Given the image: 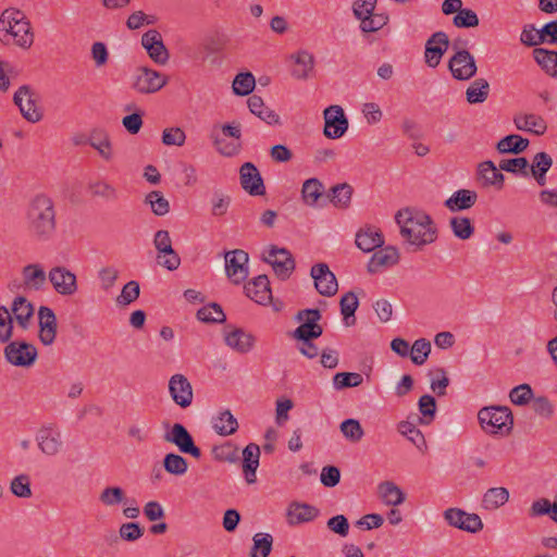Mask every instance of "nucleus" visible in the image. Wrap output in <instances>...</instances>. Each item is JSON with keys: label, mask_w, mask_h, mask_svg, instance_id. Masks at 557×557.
<instances>
[{"label": "nucleus", "mask_w": 557, "mask_h": 557, "mask_svg": "<svg viewBox=\"0 0 557 557\" xmlns=\"http://www.w3.org/2000/svg\"><path fill=\"white\" fill-rule=\"evenodd\" d=\"M405 242L420 249L436 239V227L432 218L424 211L414 208L400 209L395 215Z\"/></svg>", "instance_id": "obj_1"}, {"label": "nucleus", "mask_w": 557, "mask_h": 557, "mask_svg": "<svg viewBox=\"0 0 557 557\" xmlns=\"http://www.w3.org/2000/svg\"><path fill=\"white\" fill-rule=\"evenodd\" d=\"M28 231L39 242L51 239L57 231L53 200L45 194L36 195L27 210Z\"/></svg>", "instance_id": "obj_2"}, {"label": "nucleus", "mask_w": 557, "mask_h": 557, "mask_svg": "<svg viewBox=\"0 0 557 557\" xmlns=\"http://www.w3.org/2000/svg\"><path fill=\"white\" fill-rule=\"evenodd\" d=\"M482 430L491 435H508L513 425V416L506 406H491L482 408L478 413Z\"/></svg>", "instance_id": "obj_3"}, {"label": "nucleus", "mask_w": 557, "mask_h": 557, "mask_svg": "<svg viewBox=\"0 0 557 557\" xmlns=\"http://www.w3.org/2000/svg\"><path fill=\"white\" fill-rule=\"evenodd\" d=\"M3 352L10 364L21 368L32 367L38 357L37 348L24 341L10 342Z\"/></svg>", "instance_id": "obj_4"}, {"label": "nucleus", "mask_w": 557, "mask_h": 557, "mask_svg": "<svg viewBox=\"0 0 557 557\" xmlns=\"http://www.w3.org/2000/svg\"><path fill=\"white\" fill-rule=\"evenodd\" d=\"M153 245L158 251L157 262L159 265L169 271L178 269L181 258L172 247V239L170 233L165 230H159L153 237Z\"/></svg>", "instance_id": "obj_5"}, {"label": "nucleus", "mask_w": 557, "mask_h": 557, "mask_svg": "<svg viewBox=\"0 0 557 557\" xmlns=\"http://www.w3.org/2000/svg\"><path fill=\"white\" fill-rule=\"evenodd\" d=\"M168 83V77L160 72L149 69L139 67L133 76L132 88L144 95L154 94L162 89Z\"/></svg>", "instance_id": "obj_6"}, {"label": "nucleus", "mask_w": 557, "mask_h": 557, "mask_svg": "<svg viewBox=\"0 0 557 557\" xmlns=\"http://www.w3.org/2000/svg\"><path fill=\"white\" fill-rule=\"evenodd\" d=\"M225 273L231 282L239 285L246 281L249 275L248 261L249 256L243 249H234L225 252Z\"/></svg>", "instance_id": "obj_7"}, {"label": "nucleus", "mask_w": 557, "mask_h": 557, "mask_svg": "<svg viewBox=\"0 0 557 557\" xmlns=\"http://www.w3.org/2000/svg\"><path fill=\"white\" fill-rule=\"evenodd\" d=\"M323 134L326 138L337 139L347 132L349 122L341 106L333 104L327 107L324 112Z\"/></svg>", "instance_id": "obj_8"}, {"label": "nucleus", "mask_w": 557, "mask_h": 557, "mask_svg": "<svg viewBox=\"0 0 557 557\" xmlns=\"http://www.w3.org/2000/svg\"><path fill=\"white\" fill-rule=\"evenodd\" d=\"M164 441L174 444L182 454H188L196 459L201 457V450L196 446L191 434L181 423H174L163 436Z\"/></svg>", "instance_id": "obj_9"}, {"label": "nucleus", "mask_w": 557, "mask_h": 557, "mask_svg": "<svg viewBox=\"0 0 557 557\" xmlns=\"http://www.w3.org/2000/svg\"><path fill=\"white\" fill-rule=\"evenodd\" d=\"M13 101L18 107L22 116L28 122L37 123L42 119V114L36 106L37 95L28 85H23L16 90Z\"/></svg>", "instance_id": "obj_10"}, {"label": "nucleus", "mask_w": 557, "mask_h": 557, "mask_svg": "<svg viewBox=\"0 0 557 557\" xmlns=\"http://www.w3.org/2000/svg\"><path fill=\"white\" fill-rule=\"evenodd\" d=\"M448 70L457 81H469L475 76L478 66L469 51H456L448 61Z\"/></svg>", "instance_id": "obj_11"}, {"label": "nucleus", "mask_w": 557, "mask_h": 557, "mask_svg": "<svg viewBox=\"0 0 557 557\" xmlns=\"http://www.w3.org/2000/svg\"><path fill=\"white\" fill-rule=\"evenodd\" d=\"M444 519L449 525L469 533H478L483 529V522L479 515L466 512L460 508L446 509Z\"/></svg>", "instance_id": "obj_12"}, {"label": "nucleus", "mask_w": 557, "mask_h": 557, "mask_svg": "<svg viewBox=\"0 0 557 557\" xmlns=\"http://www.w3.org/2000/svg\"><path fill=\"white\" fill-rule=\"evenodd\" d=\"M221 131L224 136L232 137L234 140L225 141L224 139L219 138L214 134L211 135L213 139V145L216 150L224 157H234L237 156L242 150V131L239 123L224 124L221 126Z\"/></svg>", "instance_id": "obj_13"}, {"label": "nucleus", "mask_w": 557, "mask_h": 557, "mask_svg": "<svg viewBox=\"0 0 557 557\" xmlns=\"http://www.w3.org/2000/svg\"><path fill=\"white\" fill-rule=\"evenodd\" d=\"M48 280L54 290L62 296H72L78 289L75 273L63 265L53 267L48 273Z\"/></svg>", "instance_id": "obj_14"}, {"label": "nucleus", "mask_w": 557, "mask_h": 557, "mask_svg": "<svg viewBox=\"0 0 557 557\" xmlns=\"http://www.w3.org/2000/svg\"><path fill=\"white\" fill-rule=\"evenodd\" d=\"M310 275L313 278L314 287L320 295L331 297L337 293L338 284L336 276L326 263L320 262L312 265Z\"/></svg>", "instance_id": "obj_15"}, {"label": "nucleus", "mask_w": 557, "mask_h": 557, "mask_svg": "<svg viewBox=\"0 0 557 557\" xmlns=\"http://www.w3.org/2000/svg\"><path fill=\"white\" fill-rule=\"evenodd\" d=\"M449 47V38L446 33H434L425 42L424 61L428 66L436 67Z\"/></svg>", "instance_id": "obj_16"}, {"label": "nucleus", "mask_w": 557, "mask_h": 557, "mask_svg": "<svg viewBox=\"0 0 557 557\" xmlns=\"http://www.w3.org/2000/svg\"><path fill=\"white\" fill-rule=\"evenodd\" d=\"M14 39V42L23 48L28 49L34 42V33L29 21H22L21 23L11 24V27H4L0 29V40L4 44L10 41V38Z\"/></svg>", "instance_id": "obj_17"}, {"label": "nucleus", "mask_w": 557, "mask_h": 557, "mask_svg": "<svg viewBox=\"0 0 557 557\" xmlns=\"http://www.w3.org/2000/svg\"><path fill=\"white\" fill-rule=\"evenodd\" d=\"M239 180L242 188L251 196H263L265 194V186L263 178L251 162H245L239 169Z\"/></svg>", "instance_id": "obj_18"}, {"label": "nucleus", "mask_w": 557, "mask_h": 557, "mask_svg": "<svg viewBox=\"0 0 557 557\" xmlns=\"http://www.w3.org/2000/svg\"><path fill=\"white\" fill-rule=\"evenodd\" d=\"M39 339L42 345L50 346L54 343L58 331V321L54 311L46 306L38 309Z\"/></svg>", "instance_id": "obj_19"}, {"label": "nucleus", "mask_w": 557, "mask_h": 557, "mask_svg": "<svg viewBox=\"0 0 557 557\" xmlns=\"http://www.w3.org/2000/svg\"><path fill=\"white\" fill-rule=\"evenodd\" d=\"M169 392L173 401L181 408H187L191 405L194 398L193 387L185 375H172L169 381Z\"/></svg>", "instance_id": "obj_20"}, {"label": "nucleus", "mask_w": 557, "mask_h": 557, "mask_svg": "<svg viewBox=\"0 0 557 557\" xmlns=\"http://www.w3.org/2000/svg\"><path fill=\"white\" fill-rule=\"evenodd\" d=\"M141 45L156 63L164 65L169 61V51L163 44L161 34L157 29L146 32L141 37Z\"/></svg>", "instance_id": "obj_21"}, {"label": "nucleus", "mask_w": 557, "mask_h": 557, "mask_svg": "<svg viewBox=\"0 0 557 557\" xmlns=\"http://www.w3.org/2000/svg\"><path fill=\"white\" fill-rule=\"evenodd\" d=\"M224 342L236 352L247 354L255 347L256 337L242 327H233L224 331Z\"/></svg>", "instance_id": "obj_22"}, {"label": "nucleus", "mask_w": 557, "mask_h": 557, "mask_svg": "<svg viewBox=\"0 0 557 557\" xmlns=\"http://www.w3.org/2000/svg\"><path fill=\"white\" fill-rule=\"evenodd\" d=\"M247 297L260 305H267L272 299L269 278L265 274L258 275L250 280L245 286Z\"/></svg>", "instance_id": "obj_23"}, {"label": "nucleus", "mask_w": 557, "mask_h": 557, "mask_svg": "<svg viewBox=\"0 0 557 557\" xmlns=\"http://www.w3.org/2000/svg\"><path fill=\"white\" fill-rule=\"evenodd\" d=\"M38 447L47 456H55L62 449L61 433L51 425L42 426L37 434Z\"/></svg>", "instance_id": "obj_24"}, {"label": "nucleus", "mask_w": 557, "mask_h": 557, "mask_svg": "<svg viewBox=\"0 0 557 557\" xmlns=\"http://www.w3.org/2000/svg\"><path fill=\"white\" fill-rule=\"evenodd\" d=\"M356 245L364 252L374 251L384 245L383 233L374 226L360 228L356 234Z\"/></svg>", "instance_id": "obj_25"}, {"label": "nucleus", "mask_w": 557, "mask_h": 557, "mask_svg": "<svg viewBox=\"0 0 557 557\" xmlns=\"http://www.w3.org/2000/svg\"><path fill=\"white\" fill-rule=\"evenodd\" d=\"M302 201L309 207H322L326 203V196H324V186L315 177L306 180L301 188Z\"/></svg>", "instance_id": "obj_26"}, {"label": "nucleus", "mask_w": 557, "mask_h": 557, "mask_svg": "<svg viewBox=\"0 0 557 557\" xmlns=\"http://www.w3.org/2000/svg\"><path fill=\"white\" fill-rule=\"evenodd\" d=\"M399 261V252L395 246H386L375 251L370 258L367 270L369 273L379 272L382 267H393Z\"/></svg>", "instance_id": "obj_27"}, {"label": "nucleus", "mask_w": 557, "mask_h": 557, "mask_svg": "<svg viewBox=\"0 0 557 557\" xmlns=\"http://www.w3.org/2000/svg\"><path fill=\"white\" fill-rule=\"evenodd\" d=\"M513 124L518 131L531 132L542 136L547 131V124L541 115L533 113H518L513 116Z\"/></svg>", "instance_id": "obj_28"}, {"label": "nucleus", "mask_w": 557, "mask_h": 557, "mask_svg": "<svg viewBox=\"0 0 557 557\" xmlns=\"http://www.w3.org/2000/svg\"><path fill=\"white\" fill-rule=\"evenodd\" d=\"M243 473L248 484L256 482V471L259 467L260 447L255 443L248 444L243 449Z\"/></svg>", "instance_id": "obj_29"}, {"label": "nucleus", "mask_w": 557, "mask_h": 557, "mask_svg": "<svg viewBox=\"0 0 557 557\" xmlns=\"http://www.w3.org/2000/svg\"><path fill=\"white\" fill-rule=\"evenodd\" d=\"M295 66L292 70V76L296 79L306 81L313 72L315 60L312 53L307 50H299L290 55Z\"/></svg>", "instance_id": "obj_30"}, {"label": "nucleus", "mask_w": 557, "mask_h": 557, "mask_svg": "<svg viewBox=\"0 0 557 557\" xmlns=\"http://www.w3.org/2000/svg\"><path fill=\"white\" fill-rule=\"evenodd\" d=\"M320 511L317 507L299 502H293L287 509L288 523L299 524L314 520Z\"/></svg>", "instance_id": "obj_31"}, {"label": "nucleus", "mask_w": 557, "mask_h": 557, "mask_svg": "<svg viewBox=\"0 0 557 557\" xmlns=\"http://www.w3.org/2000/svg\"><path fill=\"white\" fill-rule=\"evenodd\" d=\"M478 200V194L471 189H458L448 199L444 206L450 212L465 211L472 208Z\"/></svg>", "instance_id": "obj_32"}, {"label": "nucleus", "mask_w": 557, "mask_h": 557, "mask_svg": "<svg viewBox=\"0 0 557 557\" xmlns=\"http://www.w3.org/2000/svg\"><path fill=\"white\" fill-rule=\"evenodd\" d=\"M478 178L482 180L483 187L494 186L502 189L505 182V176L496 168L493 161H483L478 165Z\"/></svg>", "instance_id": "obj_33"}, {"label": "nucleus", "mask_w": 557, "mask_h": 557, "mask_svg": "<svg viewBox=\"0 0 557 557\" xmlns=\"http://www.w3.org/2000/svg\"><path fill=\"white\" fill-rule=\"evenodd\" d=\"M89 146H91L106 162H112L113 148L109 134L102 128H94L90 132Z\"/></svg>", "instance_id": "obj_34"}, {"label": "nucleus", "mask_w": 557, "mask_h": 557, "mask_svg": "<svg viewBox=\"0 0 557 557\" xmlns=\"http://www.w3.org/2000/svg\"><path fill=\"white\" fill-rule=\"evenodd\" d=\"M24 285L34 290L44 288L47 275L42 267L38 263L27 264L22 270Z\"/></svg>", "instance_id": "obj_35"}, {"label": "nucleus", "mask_w": 557, "mask_h": 557, "mask_svg": "<svg viewBox=\"0 0 557 557\" xmlns=\"http://www.w3.org/2000/svg\"><path fill=\"white\" fill-rule=\"evenodd\" d=\"M11 311L17 324L23 329H28L30 319L34 315V306L24 296H17L14 298L11 307Z\"/></svg>", "instance_id": "obj_36"}, {"label": "nucleus", "mask_w": 557, "mask_h": 557, "mask_svg": "<svg viewBox=\"0 0 557 557\" xmlns=\"http://www.w3.org/2000/svg\"><path fill=\"white\" fill-rule=\"evenodd\" d=\"M552 165L553 159L545 151L537 152L533 157L532 164H529V170L540 186H544L546 184V173L549 171Z\"/></svg>", "instance_id": "obj_37"}, {"label": "nucleus", "mask_w": 557, "mask_h": 557, "mask_svg": "<svg viewBox=\"0 0 557 557\" xmlns=\"http://www.w3.org/2000/svg\"><path fill=\"white\" fill-rule=\"evenodd\" d=\"M533 58L547 75L557 78V51L535 48Z\"/></svg>", "instance_id": "obj_38"}, {"label": "nucleus", "mask_w": 557, "mask_h": 557, "mask_svg": "<svg viewBox=\"0 0 557 557\" xmlns=\"http://www.w3.org/2000/svg\"><path fill=\"white\" fill-rule=\"evenodd\" d=\"M530 141L528 138H524L517 134H510L503 137L496 145V149L499 153H512L519 154L523 152Z\"/></svg>", "instance_id": "obj_39"}, {"label": "nucleus", "mask_w": 557, "mask_h": 557, "mask_svg": "<svg viewBox=\"0 0 557 557\" xmlns=\"http://www.w3.org/2000/svg\"><path fill=\"white\" fill-rule=\"evenodd\" d=\"M248 108L250 112L257 115L259 119L264 121L265 123L272 125L277 124L280 121V116L271 109L264 106V102L260 96L252 95L248 98L247 101Z\"/></svg>", "instance_id": "obj_40"}, {"label": "nucleus", "mask_w": 557, "mask_h": 557, "mask_svg": "<svg viewBox=\"0 0 557 557\" xmlns=\"http://www.w3.org/2000/svg\"><path fill=\"white\" fill-rule=\"evenodd\" d=\"M379 495L382 502L388 506H398L406 499L405 493L391 481H384L379 484Z\"/></svg>", "instance_id": "obj_41"}, {"label": "nucleus", "mask_w": 557, "mask_h": 557, "mask_svg": "<svg viewBox=\"0 0 557 557\" xmlns=\"http://www.w3.org/2000/svg\"><path fill=\"white\" fill-rule=\"evenodd\" d=\"M509 500V491L506 487H491L482 498V507L486 510H496Z\"/></svg>", "instance_id": "obj_42"}, {"label": "nucleus", "mask_w": 557, "mask_h": 557, "mask_svg": "<svg viewBox=\"0 0 557 557\" xmlns=\"http://www.w3.org/2000/svg\"><path fill=\"white\" fill-rule=\"evenodd\" d=\"M490 94V84L485 78L474 79L466 90V99L470 104L483 103Z\"/></svg>", "instance_id": "obj_43"}, {"label": "nucleus", "mask_w": 557, "mask_h": 557, "mask_svg": "<svg viewBox=\"0 0 557 557\" xmlns=\"http://www.w3.org/2000/svg\"><path fill=\"white\" fill-rule=\"evenodd\" d=\"M352 188L347 183L333 186L326 195V201L332 202L337 208H347L350 203Z\"/></svg>", "instance_id": "obj_44"}, {"label": "nucleus", "mask_w": 557, "mask_h": 557, "mask_svg": "<svg viewBox=\"0 0 557 557\" xmlns=\"http://www.w3.org/2000/svg\"><path fill=\"white\" fill-rule=\"evenodd\" d=\"M214 431L222 436L234 434L238 429L237 419L226 409L213 420Z\"/></svg>", "instance_id": "obj_45"}, {"label": "nucleus", "mask_w": 557, "mask_h": 557, "mask_svg": "<svg viewBox=\"0 0 557 557\" xmlns=\"http://www.w3.org/2000/svg\"><path fill=\"white\" fill-rule=\"evenodd\" d=\"M341 313L347 326L356 322L355 312L359 307V300L354 292L345 293L339 300Z\"/></svg>", "instance_id": "obj_46"}, {"label": "nucleus", "mask_w": 557, "mask_h": 557, "mask_svg": "<svg viewBox=\"0 0 557 557\" xmlns=\"http://www.w3.org/2000/svg\"><path fill=\"white\" fill-rule=\"evenodd\" d=\"M397 430L401 435L406 436L419 450H422L426 447L424 435L413 422L401 421L398 423Z\"/></svg>", "instance_id": "obj_47"}, {"label": "nucleus", "mask_w": 557, "mask_h": 557, "mask_svg": "<svg viewBox=\"0 0 557 557\" xmlns=\"http://www.w3.org/2000/svg\"><path fill=\"white\" fill-rule=\"evenodd\" d=\"M99 502L107 507H113L121 504L126 505L128 498L122 487L107 486L99 494Z\"/></svg>", "instance_id": "obj_48"}, {"label": "nucleus", "mask_w": 557, "mask_h": 557, "mask_svg": "<svg viewBox=\"0 0 557 557\" xmlns=\"http://www.w3.org/2000/svg\"><path fill=\"white\" fill-rule=\"evenodd\" d=\"M449 226L453 234L461 240L469 239L474 234V225L466 216H453L449 220Z\"/></svg>", "instance_id": "obj_49"}, {"label": "nucleus", "mask_w": 557, "mask_h": 557, "mask_svg": "<svg viewBox=\"0 0 557 557\" xmlns=\"http://www.w3.org/2000/svg\"><path fill=\"white\" fill-rule=\"evenodd\" d=\"M197 318L206 323H223L226 320L222 307L216 302H211L200 308L197 311Z\"/></svg>", "instance_id": "obj_50"}, {"label": "nucleus", "mask_w": 557, "mask_h": 557, "mask_svg": "<svg viewBox=\"0 0 557 557\" xmlns=\"http://www.w3.org/2000/svg\"><path fill=\"white\" fill-rule=\"evenodd\" d=\"M212 455L220 462L236 463L239 460V449L231 442L213 446Z\"/></svg>", "instance_id": "obj_51"}, {"label": "nucleus", "mask_w": 557, "mask_h": 557, "mask_svg": "<svg viewBox=\"0 0 557 557\" xmlns=\"http://www.w3.org/2000/svg\"><path fill=\"white\" fill-rule=\"evenodd\" d=\"M271 267L273 268L276 276L285 281L295 270V260L292 253L287 250V255H281L278 259L273 260V262H271Z\"/></svg>", "instance_id": "obj_52"}, {"label": "nucleus", "mask_w": 557, "mask_h": 557, "mask_svg": "<svg viewBox=\"0 0 557 557\" xmlns=\"http://www.w3.org/2000/svg\"><path fill=\"white\" fill-rule=\"evenodd\" d=\"M256 86V79L252 73L244 72L235 76L233 81V92L237 96H248L252 92Z\"/></svg>", "instance_id": "obj_53"}, {"label": "nucleus", "mask_w": 557, "mask_h": 557, "mask_svg": "<svg viewBox=\"0 0 557 557\" xmlns=\"http://www.w3.org/2000/svg\"><path fill=\"white\" fill-rule=\"evenodd\" d=\"M164 470L173 475H183L187 472V460L181 455L169 453L163 458Z\"/></svg>", "instance_id": "obj_54"}, {"label": "nucleus", "mask_w": 557, "mask_h": 557, "mask_svg": "<svg viewBox=\"0 0 557 557\" xmlns=\"http://www.w3.org/2000/svg\"><path fill=\"white\" fill-rule=\"evenodd\" d=\"M145 203L150 206L151 211L158 215L163 216L170 211V203L163 194L159 190H152L145 197Z\"/></svg>", "instance_id": "obj_55"}, {"label": "nucleus", "mask_w": 557, "mask_h": 557, "mask_svg": "<svg viewBox=\"0 0 557 557\" xmlns=\"http://www.w3.org/2000/svg\"><path fill=\"white\" fill-rule=\"evenodd\" d=\"M88 190L91 196L100 197L106 200H115L117 199V190L116 188L108 183L107 181H94L88 183Z\"/></svg>", "instance_id": "obj_56"}, {"label": "nucleus", "mask_w": 557, "mask_h": 557, "mask_svg": "<svg viewBox=\"0 0 557 557\" xmlns=\"http://www.w3.org/2000/svg\"><path fill=\"white\" fill-rule=\"evenodd\" d=\"M362 382L363 377L358 372H338L333 376V386L336 391L357 387Z\"/></svg>", "instance_id": "obj_57"}, {"label": "nucleus", "mask_w": 557, "mask_h": 557, "mask_svg": "<svg viewBox=\"0 0 557 557\" xmlns=\"http://www.w3.org/2000/svg\"><path fill=\"white\" fill-rule=\"evenodd\" d=\"M250 557H268L272 549L273 537L268 533L255 534Z\"/></svg>", "instance_id": "obj_58"}, {"label": "nucleus", "mask_w": 557, "mask_h": 557, "mask_svg": "<svg viewBox=\"0 0 557 557\" xmlns=\"http://www.w3.org/2000/svg\"><path fill=\"white\" fill-rule=\"evenodd\" d=\"M230 41L226 34L221 32H213L208 34L203 39V49L208 53H219L225 49Z\"/></svg>", "instance_id": "obj_59"}, {"label": "nucleus", "mask_w": 557, "mask_h": 557, "mask_svg": "<svg viewBox=\"0 0 557 557\" xmlns=\"http://www.w3.org/2000/svg\"><path fill=\"white\" fill-rule=\"evenodd\" d=\"M431 352V343L425 338L414 341L410 348V359L417 366H422Z\"/></svg>", "instance_id": "obj_60"}, {"label": "nucleus", "mask_w": 557, "mask_h": 557, "mask_svg": "<svg viewBox=\"0 0 557 557\" xmlns=\"http://www.w3.org/2000/svg\"><path fill=\"white\" fill-rule=\"evenodd\" d=\"M339 430L344 437L351 443H358L364 435L360 422L352 418L344 420L339 425Z\"/></svg>", "instance_id": "obj_61"}, {"label": "nucleus", "mask_w": 557, "mask_h": 557, "mask_svg": "<svg viewBox=\"0 0 557 557\" xmlns=\"http://www.w3.org/2000/svg\"><path fill=\"white\" fill-rule=\"evenodd\" d=\"M499 170L512 174L529 176V161L524 157L513 159H503L499 162Z\"/></svg>", "instance_id": "obj_62"}, {"label": "nucleus", "mask_w": 557, "mask_h": 557, "mask_svg": "<svg viewBox=\"0 0 557 557\" xmlns=\"http://www.w3.org/2000/svg\"><path fill=\"white\" fill-rule=\"evenodd\" d=\"M139 295V283L137 281H129L123 286L121 294L116 297V305L119 307H126L137 300Z\"/></svg>", "instance_id": "obj_63"}, {"label": "nucleus", "mask_w": 557, "mask_h": 557, "mask_svg": "<svg viewBox=\"0 0 557 557\" xmlns=\"http://www.w3.org/2000/svg\"><path fill=\"white\" fill-rule=\"evenodd\" d=\"M453 24L458 28H472L480 24L478 14L468 8H461L454 16Z\"/></svg>", "instance_id": "obj_64"}]
</instances>
